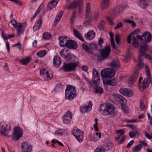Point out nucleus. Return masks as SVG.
Instances as JSON below:
<instances>
[{
    "mask_svg": "<svg viewBox=\"0 0 152 152\" xmlns=\"http://www.w3.org/2000/svg\"><path fill=\"white\" fill-rule=\"evenodd\" d=\"M51 37L50 34L48 32H45L42 35L43 38L45 39H50Z\"/></svg>",
    "mask_w": 152,
    "mask_h": 152,
    "instance_id": "46",
    "label": "nucleus"
},
{
    "mask_svg": "<svg viewBox=\"0 0 152 152\" xmlns=\"http://www.w3.org/2000/svg\"><path fill=\"white\" fill-rule=\"evenodd\" d=\"M98 119L97 118H95V123L94 124V129L96 131H98V129L97 127V124H98Z\"/></svg>",
    "mask_w": 152,
    "mask_h": 152,
    "instance_id": "53",
    "label": "nucleus"
},
{
    "mask_svg": "<svg viewBox=\"0 0 152 152\" xmlns=\"http://www.w3.org/2000/svg\"><path fill=\"white\" fill-rule=\"evenodd\" d=\"M21 150L22 152H32V148L30 144L26 142H24L22 144Z\"/></svg>",
    "mask_w": 152,
    "mask_h": 152,
    "instance_id": "14",
    "label": "nucleus"
},
{
    "mask_svg": "<svg viewBox=\"0 0 152 152\" xmlns=\"http://www.w3.org/2000/svg\"><path fill=\"white\" fill-rule=\"evenodd\" d=\"M76 12L75 11H74L72 14V15L71 17V20L72 21V23H73L74 22L75 18L76 17Z\"/></svg>",
    "mask_w": 152,
    "mask_h": 152,
    "instance_id": "52",
    "label": "nucleus"
},
{
    "mask_svg": "<svg viewBox=\"0 0 152 152\" xmlns=\"http://www.w3.org/2000/svg\"><path fill=\"white\" fill-rule=\"evenodd\" d=\"M68 50H65L64 49H63L60 52V54L62 57L66 58L68 57L67 55H65V53L67 52Z\"/></svg>",
    "mask_w": 152,
    "mask_h": 152,
    "instance_id": "44",
    "label": "nucleus"
},
{
    "mask_svg": "<svg viewBox=\"0 0 152 152\" xmlns=\"http://www.w3.org/2000/svg\"><path fill=\"white\" fill-rule=\"evenodd\" d=\"M10 23L15 27L16 26V25H17L18 23H17L16 21L14 20H11L10 21Z\"/></svg>",
    "mask_w": 152,
    "mask_h": 152,
    "instance_id": "61",
    "label": "nucleus"
},
{
    "mask_svg": "<svg viewBox=\"0 0 152 152\" xmlns=\"http://www.w3.org/2000/svg\"><path fill=\"white\" fill-rule=\"evenodd\" d=\"M115 41L117 44H118L119 43V36L118 34H116L115 36Z\"/></svg>",
    "mask_w": 152,
    "mask_h": 152,
    "instance_id": "62",
    "label": "nucleus"
},
{
    "mask_svg": "<svg viewBox=\"0 0 152 152\" xmlns=\"http://www.w3.org/2000/svg\"><path fill=\"white\" fill-rule=\"evenodd\" d=\"M82 48L86 52L89 53L92 52V49L85 43H83L82 45Z\"/></svg>",
    "mask_w": 152,
    "mask_h": 152,
    "instance_id": "29",
    "label": "nucleus"
},
{
    "mask_svg": "<svg viewBox=\"0 0 152 152\" xmlns=\"http://www.w3.org/2000/svg\"><path fill=\"white\" fill-rule=\"evenodd\" d=\"M114 97L115 100L117 101L121 102V103H126L127 100L121 95L117 94H114Z\"/></svg>",
    "mask_w": 152,
    "mask_h": 152,
    "instance_id": "20",
    "label": "nucleus"
},
{
    "mask_svg": "<svg viewBox=\"0 0 152 152\" xmlns=\"http://www.w3.org/2000/svg\"><path fill=\"white\" fill-rule=\"evenodd\" d=\"M110 51V48L109 45H107L102 49L100 52L101 57L99 59L102 60L107 58L109 56Z\"/></svg>",
    "mask_w": 152,
    "mask_h": 152,
    "instance_id": "8",
    "label": "nucleus"
},
{
    "mask_svg": "<svg viewBox=\"0 0 152 152\" xmlns=\"http://www.w3.org/2000/svg\"><path fill=\"white\" fill-rule=\"evenodd\" d=\"M143 40L146 43H150L151 42V34L147 32H145L143 34Z\"/></svg>",
    "mask_w": 152,
    "mask_h": 152,
    "instance_id": "23",
    "label": "nucleus"
},
{
    "mask_svg": "<svg viewBox=\"0 0 152 152\" xmlns=\"http://www.w3.org/2000/svg\"><path fill=\"white\" fill-rule=\"evenodd\" d=\"M51 142L53 143H58L59 145L61 146H64L63 144L61 142L57 140H56L55 139H53L52 140Z\"/></svg>",
    "mask_w": 152,
    "mask_h": 152,
    "instance_id": "51",
    "label": "nucleus"
},
{
    "mask_svg": "<svg viewBox=\"0 0 152 152\" xmlns=\"http://www.w3.org/2000/svg\"><path fill=\"white\" fill-rule=\"evenodd\" d=\"M93 83L94 85H97L99 83L100 80L99 77V74L97 71L94 68L93 69L92 71Z\"/></svg>",
    "mask_w": 152,
    "mask_h": 152,
    "instance_id": "13",
    "label": "nucleus"
},
{
    "mask_svg": "<svg viewBox=\"0 0 152 152\" xmlns=\"http://www.w3.org/2000/svg\"><path fill=\"white\" fill-rule=\"evenodd\" d=\"M78 65V62L64 64L62 68L64 72H69L74 70Z\"/></svg>",
    "mask_w": 152,
    "mask_h": 152,
    "instance_id": "5",
    "label": "nucleus"
},
{
    "mask_svg": "<svg viewBox=\"0 0 152 152\" xmlns=\"http://www.w3.org/2000/svg\"><path fill=\"white\" fill-rule=\"evenodd\" d=\"M125 103H122L121 104V106L123 111L126 113H128V108L126 107L125 104Z\"/></svg>",
    "mask_w": 152,
    "mask_h": 152,
    "instance_id": "47",
    "label": "nucleus"
},
{
    "mask_svg": "<svg viewBox=\"0 0 152 152\" xmlns=\"http://www.w3.org/2000/svg\"><path fill=\"white\" fill-rule=\"evenodd\" d=\"M86 14L87 16L89 18L91 16V8L90 4L89 3H87L86 7Z\"/></svg>",
    "mask_w": 152,
    "mask_h": 152,
    "instance_id": "28",
    "label": "nucleus"
},
{
    "mask_svg": "<svg viewBox=\"0 0 152 152\" xmlns=\"http://www.w3.org/2000/svg\"><path fill=\"white\" fill-rule=\"evenodd\" d=\"M11 128L10 125L4 122L0 123V132L5 137H10L11 134Z\"/></svg>",
    "mask_w": 152,
    "mask_h": 152,
    "instance_id": "3",
    "label": "nucleus"
},
{
    "mask_svg": "<svg viewBox=\"0 0 152 152\" xmlns=\"http://www.w3.org/2000/svg\"><path fill=\"white\" fill-rule=\"evenodd\" d=\"M95 92L96 94H102L103 92V90L101 87L97 86L95 88Z\"/></svg>",
    "mask_w": 152,
    "mask_h": 152,
    "instance_id": "45",
    "label": "nucleus"
},
{
    "mask_svg": "<svg viewBox=\"0 0 152 152\" xmlns=\"http://www.w3.org/2000/svg\"><path fill=\"white\" fill-rule=\"evenodd\" d=\"M63 12L62 11H60L57 14L54 21V23H56L59 21L62 17Z\"/></svg>",
    "mask_w": 152,
    "mask_h": 152,
    "instance_id": "40",
    "label": "nucleus"
},
{
    "mask_svg": "<svg viewBox=\"0 0 152 152\" xmlns=\"http://www.w3.org/2000/svg\"><path fill=\"white\" fill-rule=\"evenodd\" d=\"M71 114V112L68 110L62 117L63 121L64 124H67L70 123L72 118Z\"/></svg>",
    "mask_w": 152,
    "mask_h": 152,
    "instance_id": "12",
    "label": "nucleus"
},
{
    "mask_svg": "<svg viewBox=\"0 0 152 152\" xmlns=\"http://www.w3.org/2000/svg\"><path fill=\"white\" fill-rule=\"evenodd\" d=\"M119 91L123 95L128 97L132 96L133 94V92L130 89L125 88H121Z\"/></svg>",
    "mask_w": 152,
    "mask_h": 152,
    "instance_id": "16",
    "label": "nucleus"
},
{
    "mask_svg": "<svg viewBox=\"0 0 152 152\" xmlns=\"http://www.w3.org/2000/svg\"><path fill=\"white\" fill-rule=\"evenodd\" d=\"M91 19H86L84 21V24L87 26L90 24L91 22Z\"/></svg>",
    "mask_w": 152,
    "mask_h": 152,
    "instance_id": "58",
    "label": "nucleus"
},
{
    "mask_svg": "<svg viewBox=\"0 0 152 152\" xmlns=\"http://www.w3.org/2000/svg\"><path fill=\"white\" fill-rule=\"evenodd\" d=\"M104 145L105 146L107 151L109 149H111L113 146V144L110 142H104Z\"/></svg>",
    "mask_w": 152,
    "mask_h": 152,
    "instance_id": "39",
    "label": "nucleus"
},
{
    "mask_svg": "<svg viewBox=\"0 0 152 152\" xmlns=\"http://www.w3.org/2000/svg\"><path fill=\"white\" fill-rule=\"evenodd\" d=\"M136 71L134 72V74L132 76V81L133 82L139 76V73L137 71L138 68H139L138 66H137L136 67Z\"/></svg>",
    "mask_w": 152,
    "mask_h": 152,
    "instance_id": "37",
    "label": "nucleus"
},
{
    "mask_svg": "<svg viewBox=\"0 0 152 152\" xmlns=\"http://www.w3.org/2000/svg\"><path fill=\"white\" fill-rule=\"evenodd\" d=\"M72 134L79 142H81L82 141L83 139V132L79 129H76L73 131Z\"/></svg>",
    "mask_w": 152,
    "mask_h": 152,
    "instance_id": "11",
    "label": "nucleus"
},
{
    "mask_svg": "<svg viewBox=\"0 0 152 152\" xmlns=\"http://www.w3.org/2000/svg\"><path fill=\"white\" fill-rule=\"evenodd\" d=\"M137 133V131H135L134 132H130L129 133V136L131 138H132L135 136L136 134Z\"/></svg>",
    "mask_w": 152,
    "mask_h": 152,
    "instance_id": "54",
    "label": "nucleus"
},
{
    "mask_svg": "<svg viewBox=\"0 0 152 152\" xmlns=\"http://www.w3.org/2000/svg\"><path fill=\"white\" fill-rule=\"evenodd\" d=\"M92 106L91 102H90L89 104L86 106L83 107V110L86 112L90 111L91 110Z\"/></svg>",
    "mask_w": 152,
    "mask_h": 152,
    "instance_id": "34",
    "label": "nucleus"
},
{
    "mask_svg": "<svg viewBox=\"0 0 152 152\" xmlns=\"http://www.w3.org/2000/svg\"><path fill=\"white\" fill-rule=\"evenodd\" d=\"M59 0H53L49 2L48 4V9H51L54 8L56 6Z\"/></svg>",
    "mask_w": 152,
    "mask_h": 152,
    "instance_id": "24",
    "label": "nucleus"
},
{
    "mask_svg": "<svg viewBox=\"0 0 152 152\" xmlns=\"http://www.w3.org/2000/svg\"><path fill=\"white\" fill-rule=\"evenodd\" d=\"M122 26V24L121 22H119L114 27V29H118L121 28Z\"/></svg>",
    "mask_w": 152,
    "mask_h": 152,
    "instance_id": "56",
    "label": "nucleus"
},
{
    "mask_svg": "<svg viewBox=\"0 0 152 152\" xmlns=\"http://www.w3.org/2000/svg\"><path fill=\"white\" fill-rule=\"evenodd\" d=\"M59 44L60 46L62 47H66L68 41L67 38L65 37H59Z\"/></svg>",
    "mask_w": 152,
    "mask_h": 152,
    "instance_id": "21",
    "label": "nucleus"
},
{
    "mask_svg": "<svg viewBox=\"0 0 152 152\" xmlns=\"http://www.w3.org/2000/svg\"><path fill=\"white\" fill-rule=\"evenodd\" d=\"M133 42L132 44L133 46L135 48H137L139 46V42L137 41V39L134 36H133L132 38Z\"/></svg>",
    "mask_w": 152,
    "mask_h": 152,
    "instance_id": "41",
    "label": "nucleus"
},
{
    "mask_svg": "<svg viewBox=\"0 0 152 152\" xmlns=\"http://www.w3.org/2000/svg\"><path fill=\"white\" fill-rule=\"evenodd\" d=\"M148 48V46L147 44H144L140 48L139 51V55L138 56L139 63L138 64L139 68H141L143 66V63L142 61L143 56L145 54Z\"/></svg>",
    "mask_w": 152,
    "mask_h": 152,
    "instance_id": "4",
    "label": "nucleus"
},
{
    "mask_svg": "<svg viewBox=\"0 0 152 152\" xmlns=\"http://www.w3.org/2000/svg\"><path fill=\"white\" fill-rule=\"evenodd\" d=\"M139 142L140 143L139 145H140V146L142 147V145H144L145 146H147V144L144 141H140Z\"/></svg>",
    "mask_w": 152,
    "mask_h": 152,
    "instance_id": "63",
    "label": "nucleus"
},
{
    "mask_svg": "<svg viewBox=\"0 0 152 152\" xmlns=\"http://www.w3.org/2000/svg\"><path fill=\"white\" fill-rule=\"evenodd\" d=\"M31 61V58L30 57H27L20 60V62L23 65L27 64Z\"/></svg>",
    "mask_w": 152,
    "mask_h": 152,
    "instance_id": "35",
    "label": "nucleus"
},
{
    "mask_svg": "<svg viewBox=\"0 0 152 152\" xmlns=\"http://www.w3.org/2000/svg\"><path fill=\"white\" fill-rule=\"evenodd\" d=\"M151 81H149L148 79H145L143 82L142 86L143 88H146L149 86L150 82Z\"/></svg>",
    "mask_w": 152,
    "mask_h": 152,
    "instance_id": "43",
    "label": "nucleus"
},
{
    "mask_svg": "<svg viewBox=\"0 0 152 152\" xmlns=\"http://www.w3.org/2000/svg\"><path fill=\"white\" fill-rule=\"evenodd\" d=\"M40 75L44 78L46 81L50 80L53 77V75L52 74H49V72L45 69L40 71Z\"/></svg>",
    "mask_w": 152,
    "mask_h": 152,
    "instance_id": "15",
    "label": "nucleus"
},
{
    "mask_svg": "<svg viewBox=\"0 0 152 152\" xmlns=\"http://www.w3.org/2000/svg\"><path fill=\"white\" fill-rule=\"evenodd\" d=\"M115 110L114 106L111 104L104 103L100 105L99 110L100 113L104 116H107L113 113Z\"/></svg>",
    "mask_w": 152,
    "mask_h": 152,
    "instance_id": "1",
    "label": "nucleus"
},
{
    "mask_svg": "<svg viewBox=\"0 0 152 152\" xmlns=\"http://www.w3.org/2000/svg\"><path fill=\"white\" fill-rule=\"evenodd\" d=\"M134 142L133 140H132L128 144L126 145V148H129L133 145Z\"/></svg>",
    "mask_w": 152,
    "mask_h": 152,
    "instance_id": "59",
    "label": "nucleus"
},
{
    "mask_svg": "<svg viewBox=\"0 0 152 152\" xmlns=\"http://www.w3.org/2000/svg\"><path fill=\"white\" fill-rule=\"evenodd\" d=\"M117 83V80L115 79L108 80L105 82L106 84L113 86H115Z\"/></svg>",
    "mask_w": 152,
    "mask_h": 152,
    "instance_id": "33",
    "label": "nucleus"
},
{
    "mask_svg": "<svg viewBox=\"0 0 152 152\" xmlns=\"http://www.w3.org/2000/svg\"><path fill=\"white\" fill-rule=\"evenodd\" d=\"M110 0H103L101 4L102 8L103 10L107 9L109 5Z\"/></svg>",
    "mask_w": 152,
    "mask_h": 152,
    "instance_id": "25",
    "label": "nucleus"
},
{
    "mask_svg": "<svg viewBox=\"0 0 152 152\" xmlns=\"http://www.w3.org/2000/svg\"><path fill=\"white\" fill-rule=\"evenodd\" d=\"M14 2L17 5L19 6H23V4L20 1L18 0H15Z\"/></svg>",
    "mask_w": 152,
    "mask_h": 152,
    "instance_id": "55",
    "label": "nucleus"
},
{
    "mask_svg": "<svg viewBox=\"0 0 152 152\" xmlns=\"http://www.w3.org/2000/svg\"><path fill=\"white\" fill-rule=\"evenodd\" d=\"M73 31L74 35L76 37L78 38L82 41H84V39L83 37L81 35L77 30L74 29L73 30Z\"/></svg>",
    "mask_w": 152,
    "mask_h": 152,
    "instance_id": "31",
    "label": "nucleus"
},
{
    "mask_svg": "<svg viewBox=\"0 0 152 152\" xmlns=\"http://www.w3.org/2000/svg\"><path fill=\"white\" fill-rule=\"evenodd\" d=\"M42 19H40L38 20L37 22L35 24L33 27L34 31H36L39 29L42 24Z\"/></svg>",
    "mask_w": 152,
    "mask_h": 152,
    "instance_id": "26",
    "label": "nucleus"
},
{
    "mask_svg": "<svg viewBox=\"0 0 152 152\" xmlns=\"http://www.w3.org/2000/svg\"><path fill=\"white\" fill-rule=\"evenodd\" d=\"M110 66L113 68H119L120 66L119 61L118 60H115L110 64Z\"/></svg>",
    "mask_w": 152,
    "mask_h": 152,
    "instance_id": "30",
    "label": "nucleus"
},
{
    "mask_svg": "<svg viewBox=\"0 0 152 152\" xmlns=\"http://www.w3.org/2000/svg\"><path fill=\"white\" fill-rule=\"evenodd\" d=\"M107 21L109 22L111 25H113L114 23L113 21V19L109 17H107Z\"/></svg>",
    "mask_w": 152,
    "mask_h": 152,
    "instance_id": "60",
    "label": "nucleus"
},
{
    "mask_svg": "<svg viewBox=\"0 0 152 152\" xmlns=\"http://www.w3.org/2000/svg\"><path fill=\"white\" fill-rule=\"evenodd\" d=\"M142 148V147L140 146V145L138 144L133 149L132 151L134 152H137L140 151Z\"/></svg>",
    "mask_w": 152,
    "mask_h": 152,
    "instance_id": "48",
    "label": "nucleus"
},
{
    "mask_svg": "<svg viewBox=\"0 0 152 152\" xmlns=\"http://www.w3.org/2000/svg\"><path fill=\"white\" fill-rule=\"evenodd\" d=\"M72 134L79 142H81L82 141L83 139V132L79 129H76L73 131Z\"/></svg>",
    "mask_w": 152,
    "mask_h": 152,
    "instance_id": "10",
    "label": "nucleus"
},
{
    "mask_svg": "<svg viewBox=\"0 0 152 152\" xmlns=\"http://www.w3.org/2000/svg\"><path fill=\"white\" fill-rule=\"evenodd\" d=\"M67 130L66 129H60L56 131L55 132V135L58 136H61L63 134L67 133Z\"/></svg>",
    "mask_w": 152,
    "mask_h": 152,
    "instance_id": "36",
    "label": "nucleus"
},
{
    "mask_svg": "<svg viewBox=\"0 0 152 152\" xmlns=\"http://www.w3.org/2000/svg\"><path fill=\"white\" fill-rule=\"evenodd\" d=\"M140 108L142 110H144L145 108V105L144 103L142 102H140Z\"/></svg>",
    "mask_w": 152,
    "mask_h": 152,
    "instance_id": "57",
    "label": "nucleus"
},
{
    "mask_svg": "<svg viewBox=\"0 0 152 152\" xmlns=\"http://www.w3.org/2000/svg\"><path fill=\"white\" fill-rule=\"evenodd\" d=\"M76 88L73 86L67 85L65 90V97L67 99L71 100L77 96Z\"/></svg>",
    "mask_w": 152,
    "mask_h": 152,
    "instance_id": "2",
    "label": "nucleus"
},
{
    "mask_svg": "<svg viewBox=\"0 0 152 152\" xmlns=\"http://www.w3.org/2000/svg\"><path fill=\"white\" fill-rule=\"evenodd\" d=\"M101 138V134L100 133L97 132L96 134L92 135L91 139L94 141H97L99 140Z\"/></svg>",
    "mask_w": 152,
    "mask_h": 152,
    "instance_id": "32",
    "label": "nucleus"
},
{
    "mask_svg": "<svg viewBox=\"0 0 152 152\" xmlns=\"http://www.w3.org/2000/svg\"><path fill=\"white\" fill-rule=\"evenodd\" d=\"M124 22L126 23H128L130 24L132 26H134L135 24L134 22L129 19H126L124 20Z\"/></svg>",
    "mask_w": 152,
    "mask_h": 152,
    "instance_id": "50",
    "label": "nucleus"
},
{
    "mask_svg": "<svg viewBox=\"0 0 152 152\" xmlns=\"http://www.w3.org/2000/svg\"><path fill=\"white\" fill-rule=\"evenodd\" d=\"M78 6L77 2L76 1H75L70 3L67 9L68 10L76 9Z\"/></svg>",
    "mask_w": 152,
    "mask_h": 152,
    "instance_id": "27",
    "label": "nucleus"
},
{
    "mask_svg": "<svg viewBox=\"0 0 152 152\" xmlns=\"http://www.w3.org/2000/svg\"><path fill=\"white\" fill-rule=\"evenodd\" d=\"M26 25V24L25 23H17L15 28L16 30L18 31L17 36H20L23 34Z\"/></svg>",
    "mask_w": 152,
    "mask_h": 152,
    "instance_id": "9",
    "label": "nucleus"
},
{
    "mask_svg": "<svg viewBox=\"0 0 152 152\" xmlns=\"http://www.w3.org/2000/svg\"><path fill=\"white\" fill-rule=\"evenodd\" d=\"M140 5L143 7L146 5V2L144 0H142L141 1Z\"/></svg>",
    "mask_w": 152,
    "mask_h": 152,
    "instance_id": "64",
    "label": "nucleus"
},
{
    "mask_svg": "<svg viewBox=\"0 0 152 152\" xmlns=\"http://www.w3.org/2000/svg\"><path fill=\"white\" fill-rule=\"evenodd\" d=\"M101 73L102 77L106 78L113 77L115 72L114 69L108 68L102 70Z\"/></svg>",
    "mask_w": 152,
    "mask_h": 152,
    "instance_id": "6",
    "label": "nucleus"
},
{
    "mask_svg": "<svg viewBox=\"0 0 152 152\" xmlns=\"http://www.w3.org/2000/svg\"><path fill=\"white\" fill-rule=\"evenodd\" d=\"M13 136L14 140H18L22 136L23 130L21 128L18 126H15L13 129Z\"/></svg>",
    "mask_w": 152,
    "mask_h": 152,
    "instance_id": "7",
    "label": "nucleus"
},
{
    "mask_svg": "<svg viewBox=\"0 0 152 152\" xmlns=\"http://www.w3.org/2000/svg\"><path fill=\"white\" fill-rule=\"evenodd\" d=\"M66 47L68 48L76 49L78 46L77 43L72 40H68Z\"/></svg>",
    "mask_w": 152,
    "mask_h": 152,
    "instance_id": "17",
    "label": "nucleus"
},
{
    "mask_svg": "<svg viewBox=\"0 0 152 152\" xmlns=\"http://www.w3.org/2000/svg\"><path fill=\"white\" fill-rule=\"evenodd\" d=\"M46 54V50H42L37 52V55L38 57L41 58L44 56Z\"/></svg>",
    "mask_w": 152,
    "mask_h": 152,
    "instance_id": "42",
    "label": "nucleus"
},
{
    "mask_svg": "<svg viewBox=\"0 0 152 152\" xmlns=\"http://www.w3.org/2000/svg\"><path fill=\"white\" fill-rule=\"evenodd\" d=\"M123 12L122 7H117L114 9L112 12V15L114 17H118Z\"/></svg>",
    "mask_w": 152,
    "mask_h": 152,
    "instance_id": "19",
    "label": "nucleus"
},
{
    "mask_svg": "<svg viewBox=\"0 0 152 152\" xmlns=\"http://www.w3.org/2000/svg\"><path fill=\"white\" fill-rule=\"evenodd\" d=\"M94 152H105L104 148L101 146H99L96 148Z\"/></svg>",
    "mask_w": 152,
    "mask_h": 152,
    "instance_id": "49",
    "label": "nucleus"
},
{
    "mask_svg": "<svg viewBox=\"0 0 152 152\" xmlns=\"http://www.w3.org/2000/svg\"><path fill=\"white\" fill-rule=\"evenodd\" d=\"M145 69L146 72L147 76V78L149 81H151V76L150 72V70L148 67L146 65L145 67Z\"/></svg>",
    "mask_w": 152,
    "mask_h": 152,
    "instance_id": "38",
    "label": "nucleus"
},
{
    "mask_svg": "<svg viewBox=\"0 0 152 152\" xmlns=\"http://www.w3.org/2000/svg\"><path fill=\"white\" fill-rule=\"evenodd\" d=\"M95 34V33L94 31H91L85 34V37L87 39L91 40L94 39Z\"/></svg>",
    "mask_w": 152,
    "mask_h": 152,
    "instance_id": "22",
    "label": "nucleus"
},
{
    "mask_svg": "<svg viewBox=\"0 0 152 152\" xmlns=\"http://www.w3.org/2000/svg\"><path fill=\"white\" fill-rule=\"evenodd\" d=\"M60 58L58 55L54 56L53 59V64L55 67H58L61 65V61Z\"/></svg>",
    "mask_w": 152,
    "mask_h": 152,
    "instance_id": "18",
    "label": "nucleus"
}]
</instances>
